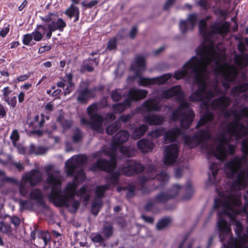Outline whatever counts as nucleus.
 Instances as JSON below:
<instances>
[{"mask_svg": "<svg viewBox=\"0 0 248 248\" xmlns=\"http://www.w3.org/2000/svg\"><path fill=\"white\" fill-rule=\"evenodd\" d=\"M19 138V135L18 131L16 130H13L10 136V139L12 140L14 146L16 145V142L18 140Z\"/></svg>", "mask_w": 248, "mask_h": 248, "instance_id": "47", "label": "nucleus"}, {"mask_svg": "<svg viewBox=\"0 0 248 248\" xmlns=\"http://www.w3.org/2000/svg\"><path fill=\"white\" fill-rule=\"evenodd\" d=\"M170 223V219L168 218H163L159 220L156 225L157 230H161L167 227Z\"/></svg>", "mask_w": 248, "mask_h": 248, "instance_id": "37", "label": "nucleus"}, {"mask_svg": "<svg viewBox=\"0 0 248 248\" xmlns=\"http://www.w3.org/2000/svg\"><path fill=\"white\" fill-rule=\"evenodd\" d=\"M144 169L141 164L134 160H129L126 165L121 169V172L125 175L131 176L142 171Z\"/></svg>", "mask_w": 248, "mask_h": 248, "instance_id": "16", "label": "nucleus"}, {"mask_svg": "<svg viewBox=\"0 0 248 248\" xmlns=\"http://www.w3.org/2000/svg\"><path fill=\"white\" fill-rule=\"evenodd\" d=\"M123 93V91L120 89H116L111 93V98L114 101H118L121 98Z\"/></svg>", "mask_w": 248, "mask_h": 248, "instance_id": "43", "label": "nucleus"}, {"mask_svg": "<svg viewBox=\"0 0 248 248\" xmlns=\"http://www.w3.org/2000/svg\"><path fill=\"white\" fill-rule=\"evenodd\" d=\"M197 20L196 15H189L186 20L181 21L180 23L179 27L181 32L185 33L189 29H193L196 25Z\"/></svg>", "mask_w": 248, "mask_h": 248, "instance_id": "18", "label": "nucleus"}, {"mask_svg": "<svg viewBox=\"0 0 248 248\" xmlns=\"http://www.w3.org/2000/svg\"><path fill=\"white\" fill-rule=\"evenodd\" d=\"M129 136V133L126 131L121 130L117 132L113 138L110 151L103 150L101 151L99 153L95 154L96 157L102 156L103 154L108 156L110 160L108 161L105 159H99L95 164L91 167L90 169L92 171H95L97 169H99L110 172L116 166V150L118 148L120 152L125 156L128 157L133 156L135 153V150L133 147L118 146L119 144L127 141Z\"/></svg>", "mask_w": 248, "mask_h": 248, "instance_id": "4", "label": "nucleus"}, {"mask_svg": "<svg viewBox=\"0 0 248 248\" xmlns=\"http://www.w3.org/2000/svg\"><path fill=\"white\" fill-rule=\"evenodd\" d=\"M186 191H189L190 192L189 195H188V196H186L184 197V198L185 199L187 200V199H189L191 197V196H192V194L193 193V190L192 188V186H191V183H188L186 184Z\"/></svg>", "mask_w": 248, "mask_h": 248, "instance_id": "51", "label": "nucleus"}, {"mask_svg": "<svg viewBox=\"0 0 248 248\" xmlns=\"http://www.w3.org/2000/svg\"><path fill=\"white\" fill-rule=\"evenodd\" d=\"M235 179L227 186L229 190L224 191L222 189H217L219 196L218 199H215L214 208L218 209L217 226L219 232V237L221 242H223L227 236L229 242L232 238L231 237V228L227 223V219H229L235 225V221L238 215L246 214L248 216V195H245L244 199L245 202L243 207H241V193L240 191L245 188L246 186L242 188H237L234 185Z\"/></svg>", "mask_w": 248, "mask_h": 248, "instance_id": "3", "label": "nucleus"}, {"mask_svg": "<svg viewBox=\"0 0 248 248\" xmlns=\"http://www.w3.org/2000/svg\"><path fill=\"white\" fill-rule=\"evenodd\" d=\"M137 28L136 27H133L131 31H130L129 33V36L131 38H134L135 36L137 34Z\"/></svg>", "mask_w": 248, "mask_h": 248, "instance_id": "55", "label": "nucleus"}, {"mask_svg": "<svg viewBox=\"0 0 248 248\" xmlns=\"http://www.w3.org/2000/svg\"><path fill=\"white\" fill-rule=\"evenodd\" d=\"M72 75L71 74L66 75L62 79V81L67 85V87L64 91V95L69 94L74 90V85L72 82Z\"/></svg>", "mask_w": 248, "mask_h": 248, "instance_id": "25", "label": "nucleus"}, {"mask_svg": "<svg viewBox=\"0 0 248 248\" xmlns=\"http://www.w3.org/2000/svg\"><path fill=\"white\" fill-rule=\"evenodd\" d=\"M194 240L191 239L185 238L179 245L178 248H192ZM196 248H201L198 246Z\"/></svg>", "mask_w": 248, "mask_h": 248, "instance_id": "32", "label": "nucleus"}, {"mask_svg": "<svg viewBox=\"0 0 248 248\" xmlns=\"http://www.w3.org/2000/svg\"><path fill=\"white\" fill-rule=\"evenodd\" d=\"M174 0H167L164 5V8L165 9H169L174 3Z\"/></svg>", "mask_w": 248, "mask_h": 248, "instance_id": "63", "label": "nucleus"}, {"mask_svg": "<svg viewBox=\"0 0 248 248\" xmlns=\"http://www.w3.org/2000/svg\"><path fill=\"white\" fill-rule=\"evenodd\" d=\"M210 19L208 16L199 23V31L204 41L197 48L196 56L192 57L182 69L176 71L173 75L176 79L188 76L198 85V89L191 93L189 100L203 101L201 108L204 114L196 126V129L203 128L193 137L183 135L179 128H174L165 133L164 140L171 142L182 136L185 144L189 148L201 144L206 150L208 158L214 156L222 161L228 154L234 153V146L230 144L229 141L238 140L248 133L247 127L240 122L248 118V107H242L238 111L236 107L238 104L235 102L227 110L231 99L226 96L219 97L210 103L215 96L225 93L219 88V84L227 90L238 73L236 67L227 62L222 44L214 41L229 31V24L216 21L208 28L206 21Z\"/></svg>", "mask_w": 248, "mask_h": 248, "instance_id": "1", "label": "nucleus"}, {"mask_svg": "<svg viewBox=\"0 0 248 248\" xmlns=\"http://www.w3.org/2000/svg\"><path fill=\"white\" fill-rule=\"evenodd\" d=\"M182 187L178 184H174L168 193L161 192L156 196V201L159 202H166L170 199L176 196Z\"/></svg>", "mask_w": 248, "mask_h": 248, "instance_id": "17", "label": "nucleus"}, {"mask_svg": "<svg viewBox=\"0 0 248 248\" xmlns=\"http://www.w3.org/2000/svg\"><path fill=\"white\" fill-rule=\"evenodd\" d=\"M41 18L46 24L44 25H38L37 30H43L44 33H46L48 39L50 38L52 32L57 30L62 31L66 26L65 22L62 18L59 17L57 13H49Z\"/></svg>", "mask_w": 248, "mask_h": 248, "instance_id": "9", "label": "nucleus"}, {"mask_svg": "<svg viewBox=\"0 0 248 248\" xmlns=\"http://www.w3.org/2000/svg\"><path fill=\"white\" fill-rule=\"evenodd\" d=\"M94 91V89L88 88L79 90L78 91V95L77 97L78 101L81 103L86 102L89 98L93 96Z\"/></svg>", "mask_w": 248, "mask_h": 248, "instance_id": "20", "label": "nucleus"}, {"mask_svg": "<svg viewBox=\"0 0 248 248\" xmlns=\"http://www.w3.org/2000/svg\"><path fill=\"white\" fill-rule=\"evenodd\" d=\"M87 161L85 155L73 156L65 162V172L69 176L75 175L74 181L69 183L64 189V195L61 194L62 176L59 170L48 166L46 170L47 178L46 187L50 189L49 198L57 202L60 205L66 206L71 212L78 208L80 202L74 199L77 187V183L82 182L85 178V173L81 169Z\"/></svg>", "mask_w": 248, "mask_h": 248, "instance_id": "2", "label": "nucleus"}, {"mask_svg": "<svg viewBox=\"0 0 248 248\" xmlns=\"http://www.w3.org/2000/svg\"><path fill=\"white\" fill-rule=\"evenodd\" d=\"M115 119V116L113 113H108L106 114L105 119L108 122L112 121Z\"/></svg>", "mask_w": 248, "mask_h": 248, "instance_id": "57", "label": "nucleus"}, {"mask_svg": "<svg viewBox=\"0 0 248 248\" xmlns=\"http://www.w3.org/2000/svg\"><path fill=\"white\" fill-rule=\"evenodd\" d=\"M9 25H8L6 27L2 29L0 31V36L2 37H5L7 34L9 32Z\"/></svg>", "mask_w": 248, "mask_h": 248, "instance_id": "54", "label": "nucleus"}, {"mask_svg": "<svg viewBox=\"0 0 248 248\" xmlns=\"http://www.w3.org/2000/svg\"><path fill=\"white\" fill-rule=\"evenodd\" d=\"M126 35L125 30L122 31L116 36L109 40L108 43L107 48L110 50L115 49L117 46V41L120 39L124 38Z\"/></svg>", "mask_w": 248, "mask_h": 248, "instance_id": "22", "label": "nucleus"}, {"mask_svg": "<svg viewBox=\"0 0 248 248\" xmlns=\"http://www.w3.org/2000/svg\"><path fill=\"white\" fill-rule=\"evenodd\" d=\"M19 204L20 210L31 209L33 206V202L31 200H21Z\"/></svg>", "mask_w": 248, "mask_h": 248, "instance_id": "30", "label": "nucleus"}, {"mask_svg": "<svg viewBox=\"0 0 248 248\" xmlns=\"http://www.w3.org/2000/svg\"><path fill=\"white\" fill-rule=\"evenodd\" d=\"M182 175V168H177L176 169L175 171V176L177 178H180Z\"/></svg>", "mask_w": 248, "mask_h": 248, "instance_id": "62", "label": "nucleus"}, {"mask_svg": "<svg viewBox=\"0 0 248 248\" xmlns=\"http://www.w3.org/2000/svg\"><path fill=\"white\" fill-rule=\"evenodd\" d=\"M131 118V115L130 114L123 115L120 118V120L124 122H126L129 121Z\"/></svg>", "mask_w": 248, "mask_h": 248, "instance_id": "64", "label": "nucleus"}, {"mask_svg": "<svg viewBox=\"0 0 248 248\" xmlns=\"http://www.w3.org/2000/svg\"><path fill=\"white\" fill-rule=\"evenodd\" d=\"M248 223L246 232L242 234L243 227L239 220L235 221L234 231L237 238H232L227 245L223 244L222 248H248V216L246 218Z\"/></svg>", "mask_w": 248, "mask_h": 248, "instance_id": "10", "label": "nucleus"}, {"mask_svg": "<svg viewBox=\"0 0 248 248\" xmlns=\"http://www.w3.org/2000/svg\"><path fill=\"white\" fill-rule=\"evenodd\" d=\"M34 121L35 123V126H39L41 127L43 126L44 123V116L41 115V116L36 115L34 117Z\"/></svg>", "mask_w": 248, "mask_h": 248, "instance_id": "45", "label": "nucleus"}, {"mask_svg": "<svg viewBox=\"0 0 248 248\" xmlns=\"http://www.w3.org/2000/svg\"><path fill=\"white\" fill-rule=\"evenodd\" d=\"M31 34H27L24 36L23 43L25 45H31V42L32 40Z\"/></svg>", "mask_w": 248, "mask_h": 248, "instance_id": "48", "label": "nucleus"}, {"mask_svg": "<svg viewBox=\"0 0 248 248\" xmlns=\"http://www.w3.org/2000/svg\"><path fill=\"white\" fill-rule=\"evenodd\" d=\"M234 60L239 66L245 67L248 64V54H243L241 55H236Z\"/></svg>", "mask_w": 248, "mask_h": 248, "instance_id": "27", "label": "nucleus"}, {"mask_svg": "<svg viewBox=\"0 0 248 248\" xmlns=\"http://www.w3.org/2000/svg\"><path fill=\"white\" fill-rule=\"evenodd\" d=\"M77 13H79L78 8L73 4H71L70 7L65 11V14L71 18L75 16Z\"/></svg>", "mask_w": 248, "mask_h": 248, "instance_id": "35", "label": "nucleus"}, {"mask_svg": "<svg viewBox=\"0 0 248 248\" xmlns=\"http://www.w3.org/2000/svg\"><path fill=\"white\" fill-rule=\"evenodd\" d=\"M173 96L177 100L181 102V104L178 108L172 113L171 119L173 121L179 120L182 127L187 128L193 122L195 113L190 108V104L184 100V94L180 86H175L163 91L156 98L161 100Z\"/></svg>", "mask_w": 248, "mask_h": 248, "instance_id": "5", "label": "nucleus"}, {"mask_svg": "<svg viewBox=\"0 0 248 248\" xmlns=\"http://www.w3.org/2000/svg\"><path fill=\"white\" fill-rule=\"evenodd\" d=\"M35 246L39 248H44L47 242L51 239L50 234L47 232H42L39 230H35L31 234Z\"/></svg>", "mask_w": 248, "mask_h": 248, "instance_id": "15", "label": "nucleus"}, {"mask_svg": "<svg viewBox=\"0 0 248 248\" xmlns=\"http://www.w3.org/2000/svg\"><path fill=\"white\" fill-rule=\"evenodd\" d=\"M92 239L94 242L96 243H102L104 241V238L99 234L93 236Z\"/></svg>", "mask_w": 248, "mask_h": 248, "instance_id": "52", "label": "nucleus"}, {"mask_svg": "<svg viewBox=\"0 0 248 248\" xmlns=\"http://www.w3.org/2000/svg\"><path fill=\"white\" fill-rule=\"evenodd\" d=\"M148 128L146 124H143L135 129L132 136L134 139H137L143 135Z\"/></svg>", "mask_w": 248, "mask_h": 248, "instance_id": "28", "label": "nucleus"}, {"mask_svg": "<svg viewBox=\"0 0 248 248\" xmlns=\"http://www.w3.org/2000/svg\"><path fill=\"white\" fill-rule=\"evenodd\" d=\"M48 150V148L40 146H35L31 144L30 147L29 153L36 155H43Z\"/></svg>", "mask_w": 248, "mask_h": 248, "instance_id": "26", "label": "nucleus"}, {"mask_svg": "<svg viewBox=\"0 0 248 248\" xmlns=\"http://www.w3.org/2000/svg\"><path fill=\"white\" fill-rule=\"evenodd\" d=\"M120 127V123L119 121H117L114 123L110 124L107 128L106 131L108 134L112 135L114 133L117 131Z\"/></svg>", "mask_w": 248, "mask_h": 248, "instance_id": "34", "label": "nucleus"}, {"mask_svg": "<svg viewBox=\"0 0 248 248\" xmlns=\"http://www.w3.org/2000/svg\"><path fill=\"white\" fill-rule=\"evenodd\" d=\"M137 146L142 153H146L152 151L154 147V143L150 140L143 139L138 142Z\"/></svg>", "mask_w": 248, "mask_h": 248, "instance_id": "19", "label": "nucleus"}, {"mask_svg": "<svg viewBox=\"0 0 248 248\" xmlns=\"http://www.w3.org/2000/svg\"><path fill=\"white\" fill-rule=\"evenodd\" d=\"M120 174V172L117 171L109 173L107 178V184L96 187L95 191L96 198L92 207V212L95 216L97 215L102 205V201L100 199L104 197L105 192L110 189L111 185L118 186L117 188V191L118 192L125 189L124 187L119 186L120 183V180L119 178Z\"/></svg>", "mask_w": 248, "mask_h": 248, "instance_id": "7", "label": "nucleus"}, {"mask_svg": "<svg viewBox=\"0 0 248 248\" xmlns=\"http://www.w3.org/2000/svg\"><path fill=\"white\" fill-rule=\"evenodd\" d=\"M31 34L32 35L33 39L36 41H40L43 38V34L38 31H35Z\"/></svg>", "mask_w": 248, "mask_h": 248, "instance_id": "49", "label": "nucleus"}, {"mask_svg": "<svg viewBox=\"0 0 248 248\" xmlns=\"http://www.w3.org/2000/svg\"><path fill=\"white\" fill-rule=\"evenodd\" d=\"M164 120V117L160 115H146L144 117V121L151 125L161 124Z\"/></svg>", "mask_w": 248, "mask_h": 248, "instance_id": "21", "label": "nucleus"}, {"mask_svg": "<svg viewBox=\"0 0 248 248\" xmlns=\"http://www.w3.org/2000/svg\"><path fill=\"white\" fill-rule=\"evenodd\" d=\"M12 229L10 225L3 222H0V232L4 233H10L12 232Z\"/></svg>", "mask_w": 248, "mask_h": 248, "instance_id": "39", "label": "nucleus"}, {"mask_svg": "<svg viewBox=\"0 0 248 248\" xmlns=\"http://www.w3.org/2000/svg\"><path fill=\"white\" fill-rule=\"evenodd\" d=\"M97 3H98V1L97 0H93L91 1L90 2H89V3H88L86 4H84V3L82 2V4L84 6H85L88 8H91V7H93V6L96 5Z\"/></svg>", "mask_w": 248, "mask_h": 248, "instance_id": "60", "label": "nucleus"}, {"mask_svg": "<svg viewBox=\"0 0 248 248\" xmlns=\"http://www.w3.org/2000/svg\"><path fill=\"white\" fill-rule=\"evenodd\" d=\"M82 138L83 135L81 131L78 128L75 129L72 137L73 141L75 142H78Z\"/></svg>", "mask_w": 248, "mask_h": 248, "instance_id": "41", "label": "nucleus"}, {"mask_svg": "<svg viewBox=\"0 0 248 248\" xmlns=\"http://www.w3.org/2000/svg\"><path fill=\"white\" fill-rule=\"evenodd\" d=\"M29 78V76L28 75H23L18 76L16 78V80L18 82L24 81L27 80Z\"/></svg>", "mask_w": 248, "mask_h": 248, "instance_id": "61", "label": "nucleus"}, {"mask_svg": "<svg viewBox=\"0 0 248 248\" xmlns=\"http://www.w3.org/2000/svg\"><path fill=\"white\" fill-rule=\"evenodd\" d=\"M155 181H158L161 185L166 183L169 179V176L166 172H161L156 173V170L154 165H151L148 166L146 170V176L142 179L141 183H143L148 179H154Z\"/></svg>", "mask_w": 248, "mask_h": 248, "instance_id": "13", "label": "nucleus"}, {"mask_svg": "<svg viewBox=\"0 0 248 248\" xmlns=\"http://www.w3.org/2000/svg\"><path fill=\"white\" fill-rule=\"evenodd\" d=\"M29 197L31 200H34L37 203L43 205V194L39 189L37 188L32 189L30 193Z\"/></svg>", "mask_w": 248, "mask_h": 248, "instance_id": "24", "label": "nucleus"}, {"mask_svg": "<svg viewBox=\"0 0 248 248\" xmlns=\"http://www.w3.org/2000/svg\"><path fill=\"white\" fill-rule=\"evenodd\" d=\"M248 90V84L243 83L239 85L232 90V94L234 97L238 96L240 93L245 92Z\"/></svg>", "mask_w": 248, "mask_h": 248, "instance_id": "29", "label": "nucleus"}, {"mask_svg": "<svg viewBox=\"0 0 248 248\" xmlns=\"http://www.w3.org/2000/svg\"><path fill=\"white\" fill-rule=\"evenodd\" d=\"M179 147L176 144L166 146L164 151V163L166 165L174 164L178 157Z\"/></svg>", "mask_w": 248, "mask_h": 248, "instance_id": "14", "label": "nucleus"}, {"mask_svg": "<svg viewBox=\"0 0 248 248\" xmlns=\"http://www.w3.org/2000/svg\"><path fill=\"white\" fill-rule=\"evenodd\" d=\"M156 196L155 197L154 199L150 200L148 201L145 206V209L147 211H150L152 209L153 207L155 206V205L157 203H162L163 202H159L156 201Z\"/></svg>", "mask_w": 248, "mask_h": 248, "instance_id": "46", "label": "nucleus"}, {"mask_svg": "<svg viewBox=\"0 0 248 248\" xmlns=\"http://www.w3.org/2000/svg\"><path fill=\"white\" fill-rule=\"evenodd\" d=\"M2 92L3 93V99L4 100L7 97H9L10 96L11 93H12V90L9 87H5L2 90Z\"/></svg>", "mask_w": 248, "mask_h": 248, "instance_id": "50", "label": "nucleus"}, {"mask_svg": "<svg viewBox=\"0 0 248 248\" xmlns=\"http://www.w3.org/2000/svg\"><path fill=\"white\" fill-rule=\"evenodd\" d=\"M13 165L18 171H22L24 169V167L22 163L20 162H14Z\"/></svg>", "mask_w": 248, "mask_h": 248, "instance_id": "53", "label": "nucleus"}, {"mask_svg": "<svg viewBox=\"0 0 248 248\" xmlns=\"http://www.w3.org/2000/svg\"><path fill=\"white\" fill-rule=\"evenodd\" d=\"M12 223L16 226H18L20 224V219L16 217H14L11 218Z\"/></svg>", "mask_w": 248, "mask_h": 248, "instance_id": "59", "label": "nucleus"}, {"mask_svg": "<svg viewBox=\"0 0 248 248\" xmlns=\"http://www.w3.org/2000/svg\"><path fill=\"white\" fill-rule=\"evenodd\" d=\"M51 48L50 46H41L39 48L38 52L39 53H44L45 51H49Z\"/></svg>", "mask_w": 248, "mask_h": 248, "instance_id": "56", "label": "nucleus"}, {"mask_svg": "<svg viewBox=\"0 0 248 248\" xmlns=\"http://www.w3.org/2000/svg\"><path fill=\"white\" fill-rule=\"evenodd\" d=\"M148 92L146 90L132 88L129 91L128 97L123 103H118L113 106L115 113H121L130 106L132 101H138L146 97Z\"/></svg>", "mask_w": 248, "mask_h": 248, "instance_id": "12", "label": "nucleus"}, {"mask_svg": "<svg viewBox=\"0 0 248 248\" xmlns=\"http://www.w3.org/2000/svg\"><path fill=\"white\" fill-rule=\"evenodd\" d=\"M97 109L98 107L96 104H92L90 106L87 108V111L90 120L81 118L80 122L82 124L90 126L92 129L97 132L102 133L104 130L102 127L104 119L100 115L96 113Z\"/></svg>", "mask_w": 248, "mask_h": 248, "instance_id": "11", "label": "nucleus"}, {"mask_svg": "<svg viewBox=\"0 0 248 248\" xmlns=\"http://www.w3.org/2000/svg\"><path fill=\"white\" fill-rule=\"evenodd\" d=\"M165 130L164 128H157L148 133V136L153 138H156L161 136L164 134Z\"/></svg>", "mask_w": 248, "mask_h": 248, "instance_id": "40", "label": "nucleus"}, {"mask_svg": "<svg viewBox=\"0 0 248 248\" xmlns=\"http://www.w3.org/2000/svg\"><path fill=\"white\" fill-rule=\"evenodd\" d=\"M220 168L219 164L217 163H212L209 166V169L212 172V176H209V179L212 181L215 178L216 175L217 173Z\"/></svg>", "mask_w": 248, "mask_h": 248, "instance_id": "33", "label": "nucleus"}, {"mask_svg": "<svg viewBox=\"0 0 248 248\" xmlns=\"http://www.w3.org/2000/svg\"><path fill=\"white\" fill-rule=\"evenodd\" d=\"M4 100L12 108H15L16 105L17 101L16 95H12L7 97Z\"/></svg>", "mask_w": 248, "mask_h": 248, "instance_id": "42", "label": "nucleus"}, {"mask_svg": "<svg viewBox=\"0 0 248 248\" xmlns=\"http://www.w3.org/2000/svg\"><path fill=\"white\" fill-rule=\"evenodd\" d=\"M6 110L5 107L1 104H0V118L5 116Z\"/></svg>", "mask_w": 248, "mask_h": 248, "instance_id": "58", "label": "nucleus"}, {"mask_svg": "<svg viewBox=\"0 0 248 248\" xmlns=\"http://www.w3.org/2000/svg\"><path fill=\"white\" fill-rule=\"evenodd\" d=\"M6 180L13 184L18 185V189L20 195L26 197L29 191V184L31 186H34L43 180L42 173L38 170L33 169L24 173L19 182L16 178L7 177Z\"/></svg>", "mask_w": 248, "mask_h": 248, "instance_id": "8", "label": "nucleus"}, {"mask_svg": "<svg viewBox=\"0 0 248 248\" xmlns=\"http://www.w3.org/2000/svg\"><path fill=\"white\" fill-rule=\"evenodd\" d=\"M57 120L64 129L69 128L72 124V122L71 121L63 119L61 115H60L58 117Z\"/></svg>", "mask_w": 248, "mask_h": 248, "instance_id": "36", "label": "nucleus"}, {"mask_svg": "<svg viewBox=\"0 0 248 248\" xmlns=\"http://www.w3.org/2000/svg\"><path fill=\"white\" fill-rule=\"evenodd\" d=\"M91 61V62L90 61L88 62H84L81 68L82 71H87L88 72H91L93 70L92 63L93 62L95 65H97L98 64V61L95 58L92 60Z\"/></svg>", "mask_w": 248, "mask_h": 248, "instance_id": "31", "label": "nucleus"}, {"mask_svg": "<svg viewBox=\"0 0 248 248\" xmlns=\"http://www.w3.org/2000/svg\"><path fill=\"white\" fill-rule=\"evenodd\" d=\"M78 195L84 196L85 201H88L90 198V194L87 193V188L86 186H82L77 192Z\"/></svg>", "mask_w": 248, "mask_h": 248, "instance_id": "44", "label": "nucleus"}, {"mask_svg": "<svg viewBox=\"0 0 248 248\" xmlns=\"http://www.w3.org/2000/svg\"><path fill=\"white\" fill-rule=\"evenodd\" d=\"M113 231V227L111 225L107 224L104 226L103 233L107 238H108L111 236Z\"/></svg>", "mask_w": 248, "mask_h": 248, "instance_id": "38", "label": "nucleus"}, {"mask_svg": "<svg viewBox=\"0 0 248 248\" xmlns=\"http://www.w3.org/2000/svg\"><path fill=\"white\" fill-rule=\"evenodd\" d=\"M131 69L135 72L133 80L138 78V83L141 86H147L155 84L161 85L167 82L172 77V74L168 73L154 78H144L141 74L145 69V58L142 56H138L135 63L132 65Z\"/></svg>", "mask_w": 248, "mask_h": 248, "instance_id": "6", "label": "nucleus"}, {"mask_svg": "<svg viewBox=\"0 0 248 248\" xmlns=\"http://www.w3.org/2000/svg\"><path fill=\"white\" fill-rule=\"evenodd\" d=\"M143 107L147 111H159L161 108V106L155 99L148 100L144 102Z\"/></svg>", "mask_w": 248, "mask_h": 248, "instance_id": "23", "label": "nucleus"}]
</instances>
